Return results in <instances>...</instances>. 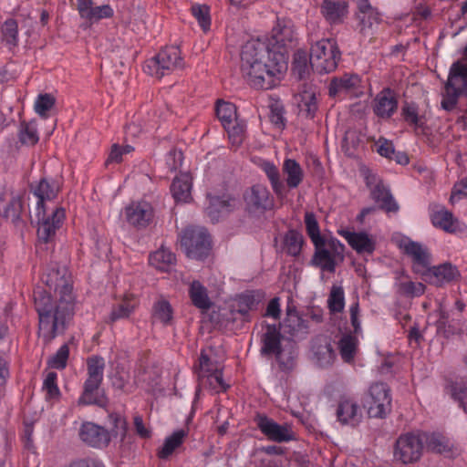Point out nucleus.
I'll use <instances>...</instances> for the list:
<instances>
[{
  "mask_svg": "<svg viewBox=\"0 0 467 467\" xmlns=\"http://www.w3.org/2000/svg\"><path fill=\"white\" fill-rule=\"evenodd\" d=\"M312 351L316 363L321 368H327L334 362L336 353L327 337H317L313 341Z\"/></svg>",
  "mask_w": 467,
  "mask_h": 467,
  "instance_id": "nucleus-27",
  "label": "nucleus"
},
{
  "mask_svg": "<svg viewBox=\"0 0 467 467\" xmlns=\"http://www.w3.org/2000/svg\"><path fill=\"white\" fill-rule=\"evenodd\" d=\"M283 173L286 176L285 183L288 188H297L304 179V171L300 164L294 159H285L282 166Z\"/></svg>",
  "mask_w": 467,
  "mask_h": 467,
  "instance_id": "nucleus-35",
  "label": "nucleus"
},
{
  "mask_svg": "<svg viewBox=\"0 0 467 467\" xmlns=\"http://www.w3.org/2000/svg\"><path fill=\"white\" fill-rule=\"evenodd\" d=\"M181 283H178V288L187 289L188 292H207V289L198 281V280H191L189 275H185L183 274H180Z\"/></svg>",
  "mask_w": 467,
  "mask_h": 467,
  "instance_id": "nucleus-61",
  "label": "nucleus"
},
{
  "mask_svg": "<svg viewBox=\"0 0 467 467\" xmlns=\"http://www.w3.org/2000/svg\"><path fill=\"white\" fill-rule=\"evenodd\" d=\"M42 282L54 292H72L73 277L66 265L51 264L41 277Z\"/></svg>",
  "mask_w": 467,
  "mask_h": 467,
  "instance_id": "nucleus-11",
  "label": "nucleus"
},
{
  "mask_svg": "<svg viewBox=\"0 0 467 467\" xmlns=\"http://www.w3.org/2000/svg\"><path fill=\"white\" fill-rule=\"evenodd\" d=\"M132 298V295H125L123 297L122 303L119 304L117 306L113 307L110 314V320L116 321L119 318L128 317L130 313L134 310L135 305L130 303Z\"/></svg>",
  "mask_w": 467,
  "mask_h": 467,
  "instance_id": "nucleus-51",
  "label": "nucleus"
},
{
  "mask_svg": "<svg viewBox=\"0 0 467 467\" xmlns=\"http://www.w3.org/2000/svg\"><path fill=\"white\" fill-rule=\"evenodd\" d=\"M462 197H467V181H461L453 186L450 197V203L453 205Z\"/></svg>",
  "mask_w": 467,
  "mask_h": 467,
  "instance_id": "nucleus-64",
  "label": "nucleus"
},
{
  "mask_svg": "<svg viewBox=\"0 0 467 467\" xmlns=\"http://www.w3.org/2000/svg\"><path fill=\"white\" fill-rule=\"evenodd\" d=\"M366 181L367 186L370 188V197L375 202L379 203V209L386 213H397L399 211V204L394 200L389 189L382 182L379 181L371 187L370 178L367 177Z\"/></svg>",
  "mask_w": 467,
  "mask_h": 467,
  "instance_id": "nucleus-20",
  "label": "nucleus"
},
{
  "mask_svg": "<svg viewBox=\"0 0 467 467\" xmlns=\"http://www.w3.org/2000/svg\"><path fill=\"white\" fill-rule=\"evenodd\" d=\"M401 116L410 125L414 127L421 126L419 108L415 103L406 102L401 109Z\"/></svg>",
  "mask_w": 467,
  "mask_h": 467,
  "instance_id": "nucleus-54",
  "label": "nucleus"
},
{
  "mask_svg": "<svg viewBox=\"0 0 467 467\" xmlns=\"http://www.w3.org/2000/svg\"><path fill=\"white\" fill-rule=\"evenodd\" d=\"M187 431L179 430L174 431L171 436L167 437L161 450L158 451V456L161 459H167L172 452L182 444Z\"/></svg>",
  "mask_w": 467,
  "mask_h": 467,
  "instance_id": "nucleus-42",
  "label": "nucleus"
},
{
  "mask_svg": "<svg viewBox=\"0 0 467 467\" xmlns=\"http://www.w3.org/2000/svg\"><path fill=\"white\" fill-rule=\"evenodd\" d=\"M181 244L189 258L203 260L212 247L211 236L203 227L190 226L182 232Z\"/></svg>",
  "mask_w": 467,
  "mask_h": 467,
  "instance_id": "nucleus-7",
  "label": "nucleus"
},
{
  "mask_svg": "<svg viewBox=\"0 0 467 467\" xmlns=\"http://www.w3.org/2000/svg\"><path fill=\"white\" fill-rule=\"evenodd\" d=\"M404 252L412 258V268L422 275L431 265V254L420 243L409 241L404 244Z\"/></svg>",
  "mask_w": 467,
  "mask_h": 467,
  "instance_id": "nucleus-21",
  "label": "nucleus"
},
{
  "mask_svg": "<svg viewBox=\"0 0 467 467\" xmlns=\"http://www.w3.org/2000/svg\"><path fill=\"white\" fill-rule=\"evenodd\" d=\"M259 167L265 173L275 195L280 199L285 197V185L281 180L280 171L277 166L269 161H262Z\"/></svg>",
  "mask_w": 467,
  "mask_h": 467,
  "instance_id": "nucleus-32",
  "label": "nucleus"
},
{
  "mask_svg": "<svg viewBox=\"0 0 467 467\" xmlns=\"http://www.w3.org/2000/svg\"><path fill=\"white\" fill-rule=\"evenodd\" d=\"M285 334L291 337L299 333L306 332V321L298 314L296 307L291 304V298H288V304L285 310V317L277 326Z\"/></svg>",
  "mask_w": 467,
  "mask_h": 467,
  "instance_id": "nucleus-23",
  "label": "nucleus"
},
{
  "mask_svg": "<svg viewBox=\"0 0 467 467\" xmlns=\"http://www.w3.org/2000/svg\"><path fill=\"white\" fill-rule=\"evenodd\" d=\"M357 344L358 340L352 335L347 334L340 338L338 342L339 354L345 362L349 363L354 359Z\"/></svg>",
  "mask_w": 467,
  "mask_h": 467,
  "instance_id": "nucleus-46",
  "label": "nucleus"
},
{
  "mask_svg": "<svg viewBox=\"0 0 467 467\" xmlns=\"http://www.w3.org/2000/svg\"><path fill=\"white\" fill-rule=\"evenodd\" d=\"M422 433H406L396 441L394 457L404 464L420 460L423 451Z\"/></svg>",
  "mask_w": 467,
  "mask_h": 467,
  "instance_id": "nucleus-9",
  "label": "nucleus"
},
{
  "mask_svg": "<svg viewBox=\"0 0 467 467\" xmlns=\"http://www.w3.org/2000/svg\"><path fill=\"white\" fill-rule=\"evenodd\" d=\"M41 212L40 219L37 217V236L39 241L47 244L52 240L56 234V231L60 228L65 218V211L62 208H57L47 216H46L45 210H41Z\"/></svg>",
  "mask_w": 467,
  "mask_h": 467,
  "instance_id": "nucleus-14",
  "label": "nucleus"
},
{
  "mask_svg": "<svg viewBox=\"0 0 467 467\" xmlns=\"http://www.w3.org/2000/svg\"><path fill=\"white\" fill-rule=\"evenodd\" d=\"M201 385L203 387L208 385L210 388L215 389L216 391H219V389L226 390L229 388V386L224 383L223 373L219 369H214L213 373L206 375L204 384Z\"/></svg>",
  "mask_w": 467,
  "mask_h": 467,
  "instance_id": "nucleus-60",
  "label": "nucleus"
},
{
  "mask_svg": "<svg viewBox=\"0 0 467 467\" xmlns=\"http://www.w3.org/2000/svg\"><path fill=\"white\" fill-rule=\"evenodd\" d=\"M244 202L250 212L263 213L272 207L270 192L268 189L262 184H255L245 192Z\"/></svg>",
  "mask_w": 467,
  "mask_h": 467,
  "instance_id": "nucleus-18",
  "label": "nucleus"
},
{
  "mask_svg": "<svg viewBox=\"0 0 467 467\" xmlns=\"http://www.w3.org/2000/svg\"><path fill=\"white\" fill-rule=\"evenodd\" d=\"M192 178L188 173L177 176L171 185V194L176 202H188L191 199Z\"/></svg>",
  "mask_w": 467,
  "mask_h": 467,
  "instance_id": "nucleus-34",
  "label": "nucleus"
},
{
  "mask_svg": "<svg viewBox=\"0 0 467 467\" xmlns=\"http://www.w3.org/2000/svg\"><path fill=\"white\" fill-rule=\"evenodd\" d=\"M306 233L315 246V260L327 259V252L325 250L326 239L321 235L318 223L313 213L305 214Z\"/></svg>",
  "mask_w": 467,
  "mask_h": 467,
  "instance_id": "nucleus-22",
  "label": "nucleus"
},
{
  "mask_svg": "<svg viewBox=\"0 0 467 467\" xmlns=\"http://www.w3.org/2000/svg\"><path fill=\"white\" fill-rule=\"evenodd\" d=\"M127 221L137 227H146L152 219V208L146 202H132L126 207Z\"/></svg>",
  "mask_w": 467,
  "mask_h": 467,
  "instance_id": "nucleus-24",
  "label": "nucleus"
},
{
  "mask_svg": "<svg viewBox=\"0 0 467 467\" xmlns=\"http://www.w3.org/2000/svg\"><path fill=\"white\" fill-rule=\"evenodd\" d=\"M79 436L87 445L99 449L107 447L110 441L109 431L92 422L82 424Z\"/></svg>",
  "mask_w": 467,
  "mask_h": 467,
  "instance_id": "nucleus-15",
  "label": "nucleus"
},
{
  "mask_svg": "<svg viewBox=\"0 0 467 467\" xmlns=\"http://www.w3.org/2000/svg\"><path fill=\"white\" fill-rule=\"evenodd\" d=\"M432 224L440 229H442L446 233L455 234L458 232H463L466 226L461 223L460 221L454 217L452 213L441 207L435 211L431 216Z\"/></svg>",
  "mask_w": 467,
  "mask_h": 467,
  "instance_id": "nucleus-25",
  "label": "nucleus"
},
{
  "mask_svg": "<svg viewBox=\"0 0 467 467\" xmlns=\"http://www.w3.org/2000/svg\"><path fill=\"white\" fill-rule=\"evenodd\" d=\"M398 99L392 89L383 88L373 99V112L380 119H388L398 109Z\"/></svg>",
  "mask_w": 467,
  "mask_h": 467,
  "instance_id": "nucleus-16",
  "label": "nucleus"
},
{
  "mask_svg": "<svg viewBox=\"0 0 467 467\" xmlns=\"http://www.w3.org/2000/svg\"><path fill=\"white\" fill-rule=\"evenodd\" d=\"M175 263L176 255L164 245L149 255V264L161 272L171 271Z\"/></svg>",
  "mask_w": 467,
  "mask_h": 467,
  "instance_id": "nucleus-31",
  "label": "nucleus"
},
{
  "mask_svg": "<svg viewBox=\"0 0 467 467\" xmlns=\"http://www.w3.org/2000/svg\"><path fill=\"white\" fill-rule=\"evenodd\" d=\"M69 356V348L67 344L62 345L57 353L48 360L49 367L56 369H63L67 366Z\"/></svg>",
  "mask_w": 467,
  "mask_h": 467,
  "instance_id": "nucleus-56",
  "label": "nucleus"
},
{
  "mask_svg": "<svg viewBox=\"0 0 467 467\" xmlns=\"http://www.w3.org/2000/svg\"><path fill=\"white\" fill-rule=\"evenodd\" d=\"M1 44L6 47L9 51L18 46L19 34H18V24L16 19L8 18L1 26Z\"/></svg>",
  "mask_w": 467,
  "mask_h": 467,
  "instance_id": "nucleus-33",
  "label": "nucleus"
},
{
  "mask_svg": "<svg viewBox=\"0 0 467 467\" xmlns=\"http://www.w3.org/2000/svg\"><path fill=\"white\" fill-rule=\"evenodd\" d=\"M310 60L307 53L304 50H297L294 54L292 70L298 79H304L310 74Z\"/></svg>",
  "mask_w": 467,
  "mask_h": 467,
  "instance_id": "nucleus-43",
  "label": "nucleus"
},
{
  "mask_svg": "<svg viewBox=\"0 0 467 467\" xmlns=\"http://www.w3.org/2000/svg\"><path fill=\"white\" fill-rule=\"evenodd\" d=\"M255 306L256 302L253 294H237L230 305V310L232 313L236 312L242 316H246Z\"/></svg>",
  "mask_w": 467,
  "mask_h": 467,
  "instance_id": "nucleus-44",
  "label": "nucleus"
},
{
  "mask_svg": "<svg viewBox=\"0 0 467 467\" xmlns=\"http://www.w3.org/2000/svg\"><path fill=\"white\" fill-rule=\"evenodd\" d=\"M254 421L262 433L273 441L285 442L294 438L293 431L288 425H280L266 415L258 414Z\"/></svg>",
  "mask_w": 467,
  "mask_h": 467,
  "instance_id": "nucleus-13",
  "label": "nucleus"
},
{
  "mask_svg": "<svg viewBox=\"0 0 467 467\" xmlns=\"http://www.w3.org/2000/svg\"><path fill=\"white\" fill-rule=\"evenodd\" d=\"M183 67V59L178 47L170 46L161 49L155 57L149 59L144 66V72L161 78L173 70Z\"/></svg>",
  "mask_w": 467,
  "mask_h": 467,
  "instance_id": "nucleus-6",
  "label": "nucleus"
},
{
  "mask_svg": "<svg viewBox=\"0 0 467 467\" xmlns=\"http://www.w3.org/2000/svg\"><path fill=\"white\" fill-rule=\"evenodd\" d=\"M347 7L344 2L325 0L321 5V13L329 23L337 24L345 16Z\"/></svg>",
  "mask_w": 467,
  "mask_h": 467,
  "instance_id": "nucleus-36",
  "label": "nucleus"
},
{
  "mask_svg": "<svg viewBox=\"0 0 467 467\" xmlns=\"http://www.w3.org/2000/svg\"><path fill=\"white\" fill-rule=\"evenodd\" d=\"M18 139L23 145L36 144L39 137L35 122L22 121L18 130Z\"/></svg>",
  "mask_w": 467,
  "mask_h": 467,
  "instance_id": "nucleus-48",
  "label": "nucleus"
},
{
  "mask_svg": "<svg viewBox=\"0 0 467 467\" xmlns=\"http://www.w3.org/2000/svg\"><path fill=\"white\" fill-rule=\"evenodd\" d=\"M265 332L261 337V342L263 344L261 354L275 355L279 363L283 365L281 347L282 335L280 329L277 325L275 324H265Z\"/></svg>",
  "mask_w": 467,
  "mask_h": 467,
  "instance_id": "nucleus-19",
  "label": "nucleus"
},
{
  "mask_svg": "<svg viewBox=\"0 0 467 467\" xmlns=\"http://www.w3.org/2000/svg\"><path fill=\"white\" fill-rule=\"evenodd\" d=\"M105 360L99 356H91L87 359L88 378L83 385V392L78 400V405H97L105 407L108 403L99 389L103 380Z\"/></svg>",
  "mask_w": 467,
  "mask_h": 467,
  "instance_id": "nucleus-4",
  "label": "nucleus"
},
{
  "mask_svg": "<svg viewBox=\"0 0 467 467\" xmlns=\"http://www.w3.org/2000/svg\"><path fill=\"white\" fill-rule=\"evenodd\" d=\"M193 306L199 308L202 313L207 312L213 303L208 297V294H190Z\"/></svg>",
  "mask_w": 467,
  "mask_h": 467,
  "instance_id": "nucleus-63",
  "label": "nucleus"
},
{
  "mask_svg": "<svg viewBox=\"0 0 467 467\" xmlns=\"http://www.w3.org/2000/svg\"><path fill=\"white\" fill-rule=\"evenodd\" d=\"M109 420L112 424V428L109 431L110 437H119L120 440H124L127 432V422L119 414L111 413L109 415Z\"/></svg>",
  "mask_w": 467,
  "mask_h": 467,
  "instance_id": "nucleus-55",
  "label": "nucleus"
},
{
  "mask_svg": "<svg viewBox=\"0 0 467 467\" xmlns=\"http://www.w3.org/2000/svg\"><path fill=\"white\" fill-rule=\"evenodd\" d=\"M358 19L359 32L363 35L372 34L373 26L379 25L381 21L380 14L377 9L368 12V14L357 15Z\"/></svg>",
  "mask_w": 467,
  "mask_h": 467,
  "instance_id": "nucleus-47",
  "label": "nucleus"
},
{
  "mask_svg": "<svg viewBox=\"0 0 467 467\" xmlns=\"http://www.w3.org/2000/svg\"><path fill=\"white\" fill-rule=\"evenodd\" d=\"M463 55L467 57V44ZM462 96H467V63L457 60L451 64L448 78L443 84L441 109L452 111Z\"/></svg>",
  "mask_w": 467,
  "mask_h": 467,
  "instance_id": "nucleus-3",
  "label": "nucleus"
},
{
  "mask_svg": "<svg viewBox=\"0 0 467 467\" xmlns=\"http://www.w3.org/2000/svg\"><path fill=\"white\" fill-rule=\"evenodd\" d=\"M235 204V199L229 196H213L210 199V204L206 208V213L213 221H217L219 214L229 213Z\"/></svg>",
  "mask_w": 467,
  "mask_h": 467,
  "instance_id": "nucleus-38",
  "label": "nucleus"
},
{
  "mask_svg": "<svg viewBox=\"0 0 467 467\" xmlns=\"http://www.w3.org/2000/svg\"><path fill=\"white\" fill-rule=\"evenodd\" d=\"M153 317L164 325L172 319V308L168 301L161 300L153 306Z\"/></svg>",
  "mask_w": 467,
  "mask_h": 467,
  "instance_id": "nucleus-53",
  "label": "nucleus"
},
{
  "mask_svg": "<svg viewBox=\"0 0 467 467\" xmlns=\"http://www.w3.org/2000/svg\"><path fill=\"white\" fill-rule=\"evenodd\" d=\"M286 68L284 54L272 52L265 42L251 40L241 51V72L247 83L256 89H271L277 85L279 75Z\"/></svg>",
  "mask_w": 467,
  "mask_h": 467,
  "instance_id": "nucleus-1",
  "label": "nucleus"
},
{
  "mask_svg": "<svg viewBox=\"0 0 467 467\" xmlns=\"http://www.w3.org/2000/svg\"><path fill=\"white\" fill-rule=\"evenodd\" d=\"M92 4V1H90V4H88L85 7L78 10L82 18H86L94 23L99 22L101 19L110 18L113 16L114 11L109 5L93 6Z\"/></svg>",
  "mask_w": 467,
  "mask_h": 467,
  "instance_id": "nucleus-40",
  "label": "nucleus"
},
{
  "mask_svg": "<svg viewBox=\"0 0 467 467\" xmlns=\"http://www.w3.org/2000/svg\"><path fill=\"white\" fill-rule=\"evenodd\" d=\"M296 33L291 20H277L275 26L272 29V36L269 45L272 52L280 51L284 54L285 63H286L288 49L294 46Z\"/></svg>",
  "mask_w": 467,
  "mask_h": 467,
  "instance_id": "nucleus-10",
  "label": "nucleus"
},
{
  "mask_svg": "<svg viewBox=\"0 0 467 467\" xmlns=\"http://www.w3.org/2000/svg\"><path fill=\"white\" fill-rule=\"evenodd\" d=\"M317 109L316 91L311 88L309 89H304L300 94V99L298 101L299 115L306 119H313Z\"/></svg>",
  "mask_w": 467,
  "mask_h": 467,
  "instance_id": "nucleus-37",
  "label": "nucleus"
},
{
  "mask_svg": "<svg viewBox=\"0 0 467 467\" xmlns=\"http://www.w3.org/2000/svg\"><path fill=\"white\" fill-rule=\"evenodd\" d=\"M336 415L341 424L351 427L358 425L362 419L359 406L350 400H344L338 403Z\"/></svg>",
  "mask_w": 467,
  "mask_h": 467,
  "instance_id": "nucleus-26",
  "label": "nucleus"
},
{
  "mask_svg": "<svg viewBox=\"0 0 467 467\" xmlns=\"http://www.w3.org/2000/svg\"><path fill=\"white\" fill-rule=\"evenodd\" d=\"M389 388L383 382H376L369 388L365 406L371 418H385L391 411Z\"/></svg>",
  "mask_w": 467,
  "mask_h": 467,
  "instance_id": "nucleus-8",
  "label": "nucleus"
},
{
  "mask_svg": "<svg viewBox=\"0 0 467 467\" xmlns=\"http://www.w3.org/2000/svg\"><path fill=\"white\" fill-rule=\"evenodd\" d=\"M325 250L327 252V259L320 261L315 260V254L312 258V264L321 268L322 271L329 273L335 272L337 262L344 260L345 246L336 238L326 240Z\"/></svg>",
  "mask_w": 467,
  "mask_h": 467,
  "instance_id": "nucleus-17",
  "label": "nucleus"
},
{
  "mask_svg": "<svg viewBox=\"0 0 467 467\" xmlns=\"http://www.w3.org/2000/svg\"><path fill=\"white\" fill-rule=\"evenodd\" d=\"M55 98L48 94H41L35 102V110L41 117H47V112L55 105Z\"/></svg>",
  "mask_w": 467,
  "mask_h": 467,
  "instance_id": "nucleus-59",
  "label": "nucleus"
},
{
  "mask_svg": "<svg viewBox=\"0 0 467 467\" xmlns=\"http://www.w3.org/2000/svg\"><path fill=\"white\" fill-rule=\"evenodd\" d=\"M23 210L22 201L19 197H12L4 210V216L9 218L12 222H16L20 219V214Z\"/></svg>",
  "mask_w": 467,
  "mask_h": 467,
  "instance_id": "nucleus-58",
  "label": "nucleus"
},
{
  "mask_svg": "<svg viewBox=\"0 0 467 467\" xmlns=\"http://www.w3.org/2000/svg\"><path fill=\"white\" fill-rule=\"evenodd\" d=\"M228 133L229 139L233 145L239 146L244 139L245 132V124L240 121L238 118L234 120L233 124L223 127Z\"/></svg>",
  "mask_w": 467,
  "mask_h": 467,
  "instance_id": "nucleus-52",
  "label": "nucleus"
},
{
  "mask_svg": "<svg viewBox=\"0 0 467 467\" xmlns=\"http://www.w3.org/2000/svg\"><path fill=\"white\" fill-rule=\"evenodd\" d=\"M214 369L217 368H214L209 356L205 353V350H202L199 358V369L197 372L200 384H204L206 375L213 373Z\"/></svg>",
  "mask_w": 467,
  "mask_h": 467,
  "instance_id": "nucleus-57",
  "label": "nucleus"
},
{
  "mask_svg": "<svg viewBox=\"0 0 467 467\" xmlns=\"http://www.w3.org/2000/svg\"><path fill=\"white\" fill-rule=\"evenodd\" d=\"M360 85V78L357 74H344L342 77L334 78L328 87L330 97L347 95L356 90Z\"/></svg>",
  "mask_w": 467,
  "mask_h": 467,
  "instance_id": "nucleus-28",
  "label": "nucleus"
},
{
  "mask_svg": "<svg viewBox=\"0 0 467 467\" xmlns=\"http://www.w3.org/2000/svg\"><path fill=\"white\" fill-rule=\"evenodd\" d=\"M305 243L304 236L296 230H288L282 241V251L290 256L296 257L300 254Z\"/></svg>",
  "mask_w": 467,
  "mask_h": 467,
  "instance_id": "nucleus-39",
  "label": "nucleus"
},
{
  "mask_svg": "<svg viewBox=\"0 0 467 467\" xmlns=\"http://www.w3.org/2000/svg\"><path fill=\"white\" fill-rule=\"evenodd\" d=\"M59 192V185L55 181H47L43 178L40 180L38 185L34 190V194L37 197L36 203V217L40 219L41 210H45L44 202L46 200H53L57 197Z\"/></svg>",
  "mask_w": 467,
  "mask_h": 467,
  "instance_id": "nucleus-29",
  "label": "nucleus"
},
{
  "mask_svg": "<svg viewBox=\"0 0 467 467\" xmlns=\"http://www.w3.org/2000/svg\"><path fill=\"white\" fill-rule=\"evenodd\" d=\"M44 389L47 391V399H56L59 396L60 391L57 385V374L49 372L44 380Z\"/></svg>",
  "mask_w": 467,
  "mask_h": 467,
  "instance_id": "nucleus-62",
  "label": "nucleus"
},
{
  "mask_svg": "<svg viewBox=\"0 0 467 467\" xmlns=\"http://www.w3.org/2000/svg\"><path fill=\"white\" fill-rule=\"evenodd\" d=\"M216 116L223 127L233 124L237 119L236 107L231 102L218 100L215 107Z\"/></svg>",
  "mask_w": 467,
  "mask_h": 467,
  "instance_id": "nucleus-45",
  "label": "nucleus"
},
{
  "mask_svg": "<svg viewBox=\"0 0 467 467\" xmlns=\"http://www.w3.org/2000/svg\"><path fill=\"white\" fill-rule=\"evenodd\" d=\"M339 234L348 241V244L358 254H372L375 250V243L366 233H355L347 230L339 231Z\"/></svg>",
  "mask_w": 467,
  "mask_h": 467,
  "instance_id": "nucleus-30",
  "label": "nucleus"
},
{
  "mask_svg": "<svg viewBox=\"0 0 467 467\" xmlns=\"http://www.w3.org/2000/svg\"><path fill=\"white\" fill-rule=\"evenodd\" d=\"M341 53L333 39H321L312 45L309 60L313 70L319 74L334 71L340 59Z\"/></svg>",
  "mask_w": 467,
  "mask_h": 467,
  "instance_id": "nucleus-5",
  "label": "nucleus"
},
{
  "mask_svg": "<svg viewBox=\"0 0 467 467\" xmlns=\"http://www.w3.org/2000/svg\"><path fill=\"white\" fill-rule=\"evenodd\" d=\"M423 446L435 453H447L451 451V444L443 435L439 433H422Z\"/></svg>",
  "mask_w": 467,
  "mask_h": 467,
  "instance_id": "nucleus-41",
  "label": "nucleus"
},
{
  "mask_svg": "<svg viewBox=\"0 0 467 467\" xmlns=\"http://www.w3.org/2000/svg\"><path fill=\"white\" fill-rule=\"evenodd\" d=\"M421 277L423 281L436 287H443L457 280L460 277V272L455 265L447 262L435 266L430 265Z\"/></svg>",
  "mask_w": 467,
  "mask_h": 467,
  "instance_id": "nucleus-12",
  "label": "nucleus"
},
{
  "mask_svg": "<svg viewBox=\"0 0 467 467\" xmlns=\"http://www.w3.org/2000/svg\"><path fill=\"white\" fill-rule=\"evenodd\" d=\"M447 389L451 398L457 400L467 412V384L463 381L451 382L447 386Z\"/></svg>",
  "mask_w": 467,
  "mask_h": 467,
  "instance_id": "nucleus-49",
  "label": "nucleus"
},
{
  "mask_svg": "<svg viewBox=\"0 0 467 467\" xmlns=\"http://www.w3.org/2000/svg\"><path fill=\"white\" fill-rule=\"evenodd\" d=\"M73 294H34L38 314V334L46 344L64 333L67 322L73 316Z\"/></svg>",
  "mask_w": 467,
  "mask_h": 467,
  "instance_id": "nucleus-2",
  "label": "nucleus"
},
{
  "mask_svg": "<svg viewBox=\"0 0 467 467\" xmlns=\"http://www.w3.org/2000/svg\"><path fill=\"white\" fill-rule=\"evenodd\" d=\"M192 14L198 21L203 32H207L211 26L210 7L206 5H192Z\"/></svg>",
  "mask_w": 467,
  "mask_h": 467,
  "instance_id": "nucleus-50",
  "label": "nucleus"
}]
</instances>
